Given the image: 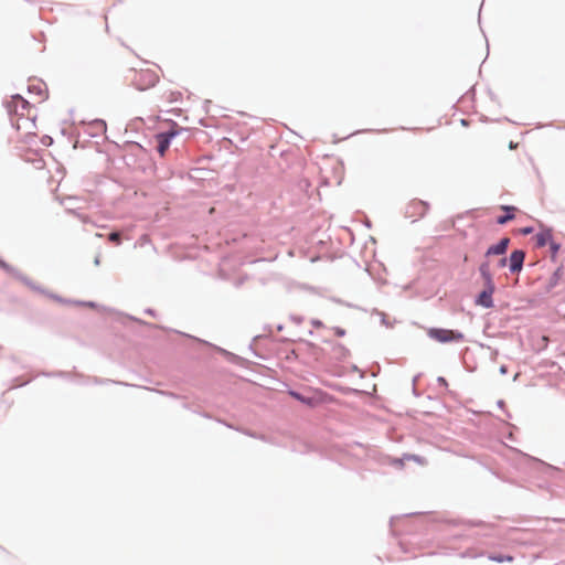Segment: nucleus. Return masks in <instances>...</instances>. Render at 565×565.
<instances>
[{
    "mask_svg": "<svg viewBox=\"0 0 565 565\" xmlns=\"http://www.w3.org/2000/svg\"><path fill=\"white\" fill-rule=\"evenodd\" d=\"M11 115V122L18 130H24V135H35V116H31V102L20 95H14L7 104Z\"/></svg>",
    "mask_w": 565,
    "mask_h": 565,
    "instance_id": "obj_1",
    "label": "nucleus"
},
{
    "mask_svg": "<svg viewBox=\"0 0 565 565\" xmlns=\"http://www.w3.org/2000/svg\"><path fill=\"white\" fill-rule=\"evenodd\" d=\"M130 73V81L132 85L139 90H146L148 88H151L159 81V75L157 74V72L149 67L140 70L132 68Z\"/></svg>",
    "mask_w": 565,
    "mask_h": 565,
    "instance_id": "obj_2",
    "label": "nucleus"
},
{
    "mask_svg": "<svg viewBox=\"0 0 565 565\" xmlns=\"http://www.w3.org/2000/svg\"><path fill=\"white\" fill-rule=\"evenodd\" d=\"M289 395L310 407H317L323 404H330L334 402L333 396L320 390L313 391L310 395H303L298 392L290 391Z\"/></svg>",
    "mask_w": 565,
    "mask_h": 565,
    "instance_id": "obj_3",
    "label": "nucleus"
},
{
    "mask_svg": "<svg viewBox=\"0 0 565 565\" xmlns=\"http://www.w3.org/2000/svg\"><path fill=\"white\" fill-rule=\"evenodd\" d=\"M427 335L440 343L460 342L465 335L457 330L430 328L427 330Z\"/></svg>",
    "mask_w": 565,
    "mask_h": 565,
    "instance_id": "obj_4",
    "label": "nucleus"
},
{
    "mask_svg": "<svg viewBox=\"0 0 565 565\" xmlns=\"http://www.w3.org/2000/svg\"><path fill=\"white\" fill-rule=\"evenodd\" d=\"M28 92L33 104H40L47 98V88L45 83L39 79L30 81Z\"/></svg>",
    "mask_w": 565,
    "mask_h": 565,
    "instance_id": "obj_5",
    "label": "nucleus"
},
{
    "mask_svg": "<svg viewBox=\"0 0 565 565\" xmlns=\"http://www.w3.org/2000/svg\"><path fill=\"white\" fill-rule=\"evenodd\" d=\"M428 211V204L422 200H412L405 210L406 217L414 221L422 218Z\"/></svg>",
    "mask_w": 565,
    "mask_h": 565,
    "instance_id": "obj_6",
    "label": "nucleus"
},
{
    "mask_svg": "<svg viewBox=\"0 0 565 565\" xmlns=\"http://www.w3.org/2000/svg\"><path fill=\"white\" fill-rule=\"evenodd\" d=\"M495 290L494 284L484 285V289L480 292V295L477 298V305L484 307V308H492L493 307V300L492 295Z\"/></svg>",
    "mask_w": 565,
    "mask_h": 565,
    "instance_id": "obj_7",
    "label": "nucleus"
},
{
    "mask_svg": "<svg viewBox=\"0 0 565 565\" xmlns=\"http://www.w3.org/2000/svg\"><path fill=\"white\" fill-rule=\"evenodd\" d=\"M177 135V131L171 130L164 134H158L156 136L158 146L157 150L161 157H163L170 147L171 139Z\"/></svg>",
    "mask_w": 565,
    "mask_h": 565,
    "instance_id": "obj_8",
    "label": "nucleus"
},
{
    "mask_svg": "<svg viewBox=\"0 0 565 565\" xmlns=\"http://www.w3.org/2000/svg\"><path fill=\"white\" fill-rule=\"evenodd\" d=\"M525 254L521 249L513 250L509 258L510 270L515 273L520 271L523 266Z\"/></svg>",
    "mask_w": 565,
    "mask_h": 565,
    "instance_id": "obj_9",
    "label": "nucleus"
},
{
    "mask_svg": "<svg viewBox=\"0 0 565 565\" xmlns=\"http://www.w3.org/2000/svg\"><path fill=\"white\" fill-rule=\"evenodd\" d=\"M510 239L503 237L498 244L490 246L486 252V257L491 255H503L509 246Z\"/></svg>",
    "mask_w": 565,
    "mask_h": 565,
    "instance_id": "obj_10",
    "label": "nucleus"
},
{
    "mask_svg": "<svg viewBox=\"0 0 565 565\" xmlns=\"http://www.w3.org/2000/svg\"><path fill=\"white\" fill-rule=\"evenodd\" d=\"M536 245L539 247H543L547 244H551L552 239V232L550 230L542 231L536 234L535 236Z\"/></svg>",
    "mask_w": 565,
    "mask_h": 565,
    "instance_id": "obj_11",
    "label": "nucleus"
},
{
    "mask_svg": "<svg viewBox=\"0 0 565 565\" xmlns=\"http://www.w3.org/2000/svg\"><path fill=\"white\" fill-rule=\"evenodd\" d=\"M480 275L483 279L484 285L494 284L490 271V265L488 262H483L479 267Z\"/></svg>",
    "mask_w": 565,
    "mask_h": 565,
    "instance_id": "obj_12",
    "label": "nucleus"
},
{
    "mask_svg": "<svg viewBox=\"0 0 565 565\" xmlns=\"http://www.w3.org/2000/svg\"><path fill=\"white\" fill-rule=\"evenodd\" d=\"M501 209L504 210L507 214L498 217L497 222L499 224H505L514 218V211H516V207L503 205Z\"/></svg>",
    "mask_w": 565,
    "mask_h": 565,
    "instance_id": "obj_13",
    "label": "nucleus"
},
{
    "mask_svg": "<svg viewBox=\"0 0 565 565\" xmlns=\"http://www.w3.org/2000/svg\"><path fill=\"white\" fill-rule=\"evenodd\" d=\"M489 558L491 561L502 563V562H512L513 557L510 555L503 556V555H490Z\"/></svg>",
    "mask_w": 565,
    "mask_h": 565,
    "instance_id": "obj_14",
    "label": "nucleus"
},
{
    "mask_svg": "<svg viewBox=\"0 0 565 565\" xmlns=\"http://www.w3.org/2000/svg\"><path fill=\"white\" fill-rule=\"evenodd\" d=\"M108 239L116 245L121 243L120 234L118 232L110 233Z\"/></svg>",
    "mask_w": 565,
    "mask_h": 565,
    "instance_id": "obj_15",
    "label": "nucleus"
},
{
    "mask_svg": "<svg viewBox=\"0 0 565 565\" xmlns=\"http://www.w3.org/2000/svg\"><path fill=\"white\" fill-rule=\"evenodd\" d=\"M562 275H563V269L559 267L555 270V273L553 275V279H554L553 285H555L557 282V280L561 279Z\"/></svg>",
    "mask_w": 565,
    "mask_h": 565,
    "instance_id": "obj_16",
    "label": "nucleus"
},
{
    "mask_svg": "<svg viewBox=\"0 0 565 565\" xmlns=\"http://www.w3.org/2000/svg\"><path fill=\"white\" fill-rule=\"evenodd\" d=\"M550 246H551L552 254H553V257H554L557 254V252H558L559 245L552 241Z\"/></svg>",
    "mask_w": 565,
    "mask_h": 565,
    "instance_id": "obj_17",
    "label": "nucleus"
},
{
    "mask_svg": "<svg viewBox=\"0 0 565 565\" xmlns=\"http://www.w3.org/2000/svg\"><path fill=\"white\" fill-rule=\"evenodd\" d=\"M521 232H522V234L527 235V234H531L533 232V228L532 227H525Z\"/></svg>",
    "mask_w": 565,
    "mask_h": 565,
    "instance_id": "obj_18",
    "label": "nucleus"
},
{
    "mask_svg": "<svg viewBox=\"0 0 565 565\" xmlns=\"http://www.w3.org/2000/svg\"><path fill=\"white\" fill-rule=\"evenodd\" d=\"M505 265H507V258H502V259L500 260V266H501V267H504Z\"/></svg>",
    "mask_w": 565,
    "mask_h": 565,
    "instance_id": "obj_19",
    "label": "nucleus"
},
{
    "mask_svg": "<svg viewBox=\"0 0 565 565\" xmlns=\"http://www.w3.org/2000/svg\"><path fill=\"white\" fill-rule=\"evenodd\" d=\"M174 99H177V97H175L174 93H172L171 94V100H174Z\"/></svg>",
    "mask_w": 565,
    "mask_h": 565,
    "instance_id": "obj_20",
    "label": "nucleus"
},
{
    "mask_svg": "<svg viewBox=\"0 0 565 565\" xmlns=\"http://www.w3.org/2000/svg\"><path fill=\"white\" fill-rule=\"evenodd\" d=\"M461 124H462L463 126H466V125H467V121H466L465 119H462V120H461Z\"/></svg>",
    "mask_w": 565,
    "mask_h": 565,
    "instance_id": "obj_21",
    "label": "nucleus"
}]
</instances>
